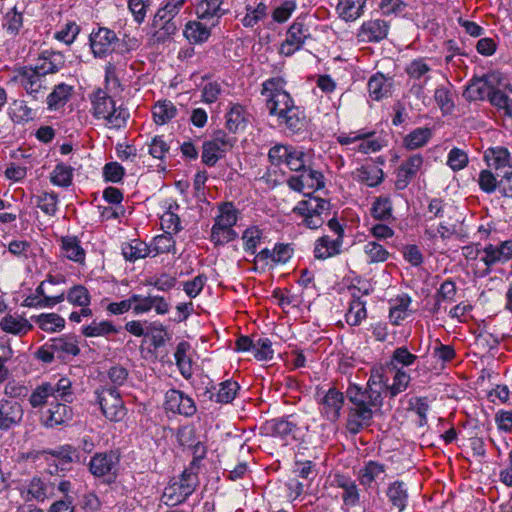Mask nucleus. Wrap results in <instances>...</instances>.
Wrapping results in <instances>:
<instances>
[{"instance_id": "1", "label": "nucleus", "mask_w": 512, "mask_h": 512, "mask_svg": "<svg viewBox=\"0 0 512 512\" xmlns=\"http://www.w3.org/2000/svg\"><path fill=\"white\" fill-rule=\"evenodd\" d=\"M388 378L385 377L383 367L374 368L371 371L367 387L352 384L347 388L346 396L351 403L348 411L346 427L352 434H357L371 425L374 409L382 405L381 389H387Z\"/></svg>"}, {"instance_id": "2", "label": "nucleus", "mask_w": 512, "mask_h": 512, "mask_svg": "<svg viewBox=\"0 0 512 512\" xmlns=\"http://www.w3.org/2000/svg\"><path fill=\"white\" fill-rule=\"evenodd\" d=\"M286 84L282 77L269 78L262 83L261 94L266 97V108L270 116L276 117L278 126L297 134L306 127V115L286 91Z\"/></svg>"}, {"instance_id": "3", "label": "nucleus", "mask_w": 512, "mask_h": 512, "mask_svg": "<svg viewBox=\"0 0 512 512\" xmlns=\"http://www.w3.org/2000/svg\"><path fill=\"white\" fill-rule=\"evenodd\" d=\"M91 113L98 120H104L108 128L120 129L129 119V111L122 105L116 106L115 101L102 89H97L90 96Z\"/></svg>"}, {"instance_id": "4", "label": "nucleus", "mask_w": 512, "mask_h": 512, "mask_svg": "<svg viewBox=\"0 0 512 512\" xmlns=\"http://www.w3.org/2000/svg\"><path fill=\"white\" fill-rule=\"evenodd\" d=\"M239 211L231 202H224L219 206V214L211 228L210 240L215 245H225L238 237L233 229L238 220Z\"/></svg>"}, {"instance_id": "5", "label": "nucleus", "mask_w": 512, "mask_h": 512, "mask_svg": "<svg viewBox=\"0 0 512 512\" xmlns=\"http://www.w3.org/2000/svg\"><path fill=\"white\" fill-rule=\"evenodd\" d=\"M198 477L190 470H184L178 480L165 487L162 498L168 506L183 503L197 488Z\"/></svg>"}, {"instance_id": "6", "label": "nucleus", "mask_w": 512, "mask_h": 512, "mask_svg": "<svg viewBox=\"0 0 512 512\" xmlns=\"http://www.w3.org/2000/svg\"><path fill=\"white\" fill-rule=\"evenodd\" d=\"M330 210V203L319 197H309L300 201L294 208L293 213L303 217V223L310 229H317L324 223L323 214L327 215Z\"/></svg>"}, {"instance_id": "7", "label": "nucleus", "mask_w": 512, "mask_h": 512, "mask_svg": "<svg viewBox=\"0 0 512 512\" xmlns=\"http://www.w3.org/2000/svg\"><path fill=\"white\" fill-rule=\"evenodd\" d=\"M235 143V138L228 136L224 131H217L211 140L205 141L202 146V162L212 167L224 157Z\"/></svg>"}, {"instance_id": "8", "label": "nucleus", "mask_w": 512, "mask_h": 512, "mask_svg": "<svg viewBox=\"0 0 512 512\" xmlns=\"http://www.w3.org/2000/svg\"><path fill=\"white\" fill-rule=\"evenodd\" d=\"M97 395L101 411L108 420L118 422L125 417L126 408L116 388L103 387Z\"/></svg>"}, {"instance_id": "9", "label": "nucleus", "mask_w": 512, "mask_h": 512, "mask_svg": "<svg viewBox=\"0 0 512 512\" xmlns=\"http://www.w3.org/2000/svg\"><path fill=\"white\" fill-rule=\"evenodd\" d=\"M374 135V131H367L362 129L349 133H340L337 136V141L341 145H349L359 142L354 150L363 154H368L371 152H377L381 149V144L377 139L373 138Z\"/></svg>"}, {"instance_id": "10", "label": "nucleus", "mask_w": 512, "mask_h": 512, "mask_svg": "<svg viewBox=\"0 0 512 512\" xmlns=\"http://www.w3.org/2000/svg\"><path fill=\"white\" fill-rule=\"evenodd\" d=\"M311 37L309 27L303 22L296 20L286 32V39L280 46L279 52L285 56H291L300 50L305 41Z\"/></svg>"}, {"instance_id": "11", "label": "nucleus", "mask_w": 512, "mask_h": 512, "mask_svg": "<svg viewBox=\"0 0 512 512\" xmlns=\"http://www.w3.org/2000/svg\"><path fill=\"white\" fill-rule=\"evenodd\" d=\"M119 457L115 452L96 453L88 464L89 471L95 477H107V482H110L116 475Z\"/></svg>"}, {"instance_id": "12", "label": "nucleus", "mask_w": 512, "mask_h": 512, "mask_svg": "<svg viewBox=\"0 0 512 512\" xmlns=\"http://www.w3.org/2000/svg\"><path fill=\"white\" fill-rule=\"evenodd\" d=\"M16 79L33 100H41L45 97L47 91L45 78L32 70V67L20 68Z\"/></svg>"}, {"instance_id": "13", "label": "nucleus", "mask_w": 512, "mask_h": 512, "mask_svg": "<svg viewBox=\"0 0 512 512\" xmlns=\"http://www.w3.org/2000/svg\"><path fill=\"white\" fill-rule=\"evenodd\" d=\"M512 258V240H506L498 245L488 244L483 248L481 262L485 268L483 275H488L491 268L498 263H506Z\"/></svg>"}, {"instance_id": "14", "label": "nucleus", "mask_w": 512, "mask_h": 512, "mask_svg": "<svg viewBox=\"0 0 512 512\" xmlns=\"http://www.w3.org/2000/svg\"><path fill=\"white\" fill-rule=\"evenodd\" d=\"M287 184L297 192L316 191L324 187V177L321 172L306 167L299 174L291 176Z\"/></svg>"}, {"instance_id": "15", "label": "nucleus", "mask_w": 512, "mask_h": 512, "mask_svg": "<svg viewBox=\"0 0 512 512\" xmlns=\"http://www.w3.org/2000/svg\"><path fill=\"white\" fill-rule=\"evenodd\" d=\"M117 35L108 28H99L90 35V47L95 57L104 58L115 50Z\"/></svg>"}, {"instance_id": "16", "label": "nucleus", "mask_w": 512, "mask_h": 512, "mask_svg": "<svg viewBox=\"0 0 512 512\" xmlns=\"http://www.w3.org/2000/svg\"><path fill=\"white\" fill-rule=\"evenodd\" d=\"M386 476L387 466L385 464L369 460L359 470L358 481L366 489L378 488L385 481Z\"/></svg>"}, {"instance_id": "17", "label": "nucleus", "mask_w": 512, "mask_h": 512, "mask_svg": "<svg viewBox=\"0 0 512 512\" xmlns=\"http://www.w3.org/2000/svg\"><path fill=\"white\" fill-rule=\"evenodd\" d=\"M165 409L184 416H192L196 406L192 398L180 390L170 389L165 394Z\"/></svg>"}, {"instance_id": "18", "label": "nucleus", "mask_w": 512, "mask_h": 512, "mask_svg": "<svg viewBox=\"0 0 512 512\" xmlns=\"http://www.w3.org/2000/svg\"><path fill=\"white\" fill-rule=\"evenodd\" d=\"M388 32V22L382 19H370L362 23L357 38L364 43L380 42L387 37Z\"/></svg>"}, {"instance_id": "19", "label": "nucleus", "mask_w": 512, "mask_h": 512, "mask_svg": "<svg viewBox=\"0 0 512 512\" xmlns=\"http://www.w3.org/2000/svg\"><path fill=\"white\" fill-rule=\"evenodd\" d=\"M423 165V158L419 154L412 155L401 163L396 170L395 187L404 190L417 175Z\"/></svg>"}, {"instance_id": "20", "label": "nucleus", "mask_w": 512, "mask_h": 512, "mask_svg": "<svg viewBox=\"0 0 512 512\" xmlns=\"http://www.w3.org/2000/svg\"><path fill=\"white\" fill-rule=\"evenodd\" d=\"M23 408L15 400H0V430H9L18 425L23 418Z\"/></svg>"}, {"instance_id": "21", "label": "nucleus", "mask_w": 512, "mask_h": 512, "mask_svg": "<svg viewBox=\"0 0 512 512\" xmlns=\"http://www.w3.org/2000/svg\"><path fill=\"white\" fill-rule=\"evenodd\" d=\"M344 404L343 393L336 388H330L321 400V413L332 422L340 417V411Z\"/></svg>"}, {"instance_id": "22", "label": "nucleus", "mask_w": 512, "mask_h": 512, "mask_svg": "<svg viewBox=\"0 0 512 512\" xmlns=\"http://www.w3.org/2000/svg\"><path fill=\"white\" fill-rule=\"evenodd\" d=\"M64 65L65 57L61 52L45 51L32 70L45 78L47 74L58 72Z\"/></svg>"}, {"instance_id": "23", "label": "nucleus", "mask_w": 512, "mask_h": 512, "mask_svg": "<svg viewBox=\"0 0 512 512\" xmlns=\"http://www.w3.org/2000/svg\"><path fill=\"white\" fill-rule=\"evenodd\" d=\"M72 417L73 411L71 407L64 403H52L50 408L43 415L42 421L46 427L52 428L71 421Z\"/></svg>"}, {"instance_id": "24", "label": "nucleus", "mask_w": 512, "mask_h": 512, "mask_svg": "<svg viewBox=\"0 0 512 512\" xmlns=\"http://www.w3.org/2000/svg\"><path fill=\"white\" fill-rule=\"evenodd\" d=\"M55 483L40 477H33L27 486V500H36L43 502L53 497L55 492Z\"/></svg>"}, {"instance_id": "25", "label": "nucleus", "mask_w": 512, "mask_h": 512, "mask_svg": "<svg viewBox=\"0 0 512 512\" xmlns=\"http://www.w3.org/2000/svg\"><path fill=\"white\" fill-rule=\"evenodd\" d=\"M490 103L503 111L505 116L512 118V85L505 83L495 87L490 96Z\"/></svg>"}, {"instance_id": "26", "label": "nucleus", "mask_w": 512, "mask_h": 512, "mask_svg": "<svg viewBox=\"0 0 512 512\" xmlns=\"http://www.w3.org/2000/svg\"><path fill=\"white\" fill-rule=\"evenodd\" d=\"M494 88L487 77L474 78L466 87L463 96L468 101H478L486 98L490 100Z\"/></svg>"}, {"instance_id": "27", "label": "nucleus", "mask_w": 512, "mask_h": 512, "mask_svg": "<svg viewBox=\"0 0 512 512\" xmlns=\"http://www.w3.org/2000/svg\"><path fill=\"white\" fill-rule=\"evenodd\" d=\"M343 240L341 237L334 239L328 235H324L316 240L314 245V256L316 259L325 260L341 253Z\"/></svg>"}, {"instance_id": "28", "label": "nucleus", "mask_w": 512, "mask_h": 512, "mask_svg": "<svg viewBox=\"0 0 512 512\" xmlns=\"http://www.w3.org/2000/svg\"><path fill=\"white\" fill-rule=\"evenodd\" d=\"M222 5L223 0H201L196 5V14L199 19L211 21L214 25L226 13Z\"/></svg>"}, {"instance_id": "29", "label": "nucleus", "mask_w": 512, "mask_h": 512, "mask_svg": "<svg viewBox=\"0 0 512 512\" xmlns=\"http://www.w3.org/2000/svg\"><path fill=\"white\" fill-rule=\"evenodd\" d=\"M484 159L487 165L495 170H501L505 168L512 170L510 152L505 147L497 146L488 148L485 151Z\"/></svg>"}, {"instance_id": "30", "label": "nucleus", "mask_w": 512, "mask_h": 512, "mask_svg": "<svg viewBox=\"0 0 512 512\" xmlns=\"http://www.w3.org/2000/svg\"><path fill=\"white\" fill-rule=\"evenodd\" d=\"M386 496L392 507L398 512H403L408 503V491L403 481L396 480L390 483L386 489Z\"/></svg>"}, {"instance_id": "31", "label": "nucleus", "mask_w": 512, "mask_h": 512, "mask_svg": "<svg viewBox=\"0 0 512 512\" xmlns=\"http://www.w3.org/2000/svg\"><path fill=\"white\" fill-rule=\"evenodd\" d=\"M366 0H338L336 11L346 22L355 21L364 13Z\"/></svg>"}, {"instance_id": "32", "label": "nucleus", "mask_w": 512, "mask_h": 512, "mask_svg": "<svg viewBox=\"0 0 512 512\" xmlns=\"http://www.w3.org/2000/svg\"><path fill=\"white\" fill-rule=\"evenodd\" d=\"M0 328L6 333L23 336L33 329V325L23 317L8 314L0 320Z\"/></svg>"}, {"instance_id": "33", "label": "nucleus", "mask_w": 512, "mask_h": 512, "mask_svg": "<svg viewBox=\"0 0 512 512\" xmlns=\"http://www.w3.org/2000/svg\"><path fill=\"white\" fill-rule=\"evenodd\" d=\"M367 86L373 100L379 101L390 94L391 82L381 73L371 76Z\"/></svg>"}, {"instance_id": "34", "label": "nucleus", "mask_w": 512, "mask_h": 512, "mask_svg": "<svg viewBox=\"0 0 512 512\" xmlns=\"http://www.w3.org/2000/svg\"><path fill=\"white\" fill-rule=\"evenodd\" d=\"M181 26V19H162V21H157L155 16L153 19V27L156 29L154 36L158 42H165L167 39L175 35Z\"/></svg>"}, {"instance_id": "35", "label": "nucleus", "mask_w": 512, "mask_h": 512, "mask_svg": "<svg viewBox=\"0 0 512 512\" xmlns=\"http://www.w3.org/2000/svg\"><path fill=\"white\" fill-rule=\"evenodd\" d=\"M61 249L69 260L82 263L85 259V251L80 245L76 236H65L61 238Z\"/></svg>"}, {"instance_id": "36", "label": "nucleus", "mask_w": 512, "mask_h": 512, "mask_svg": "<svg viewBox=\"0 0 512 512\" xmlns=\"http://www.w3.org/2000/svg\"><path fill=\"white\" fill-rule=\"evenodd\" d=\"M39 328L45 332L54 333L65 327V320L56 313H42L32 317Z\"/></svg>"}, {"instance_id": "37", "label": "nucleus", "mask_w": 512, "mask_h": 512, "mask_svg": "<svg viewBox=\"0 0 512 512\" xmlns=\"http://www.w3.org/2000/svg\"><path fill=\"white\" fill-rule=\"evenodd\" d=\"M151 248L143 241L134 239L122 245V254L128 261L134 262L150 255Z\"/></svg>"}, {"instance_id": "38", "label": "nucleus", "mask_w": 512, "mask_h": 512, "mask_svg": "<svg viewBox=\"0 0 512 512\" xmlns=\"http://www.w3.org/2000/svg\"><path fill=\"white\" fill-rule=\"evenodd\" d=\"M190 348L191 347L188 342L182 341L178 343L174 354L176 365L178 366L181 375L185 379H189L193 374L192 362L190 358L187 356V353L190 350Z\"/></svg>"}, {"instance_id": "39", "label": "nucleus", "mask_w": 512, "mask_h": 512, "mask_svg": "<svg viewBox=\"0 0 512 512\" xmlns=\"http://www.w3.org/2000/svg\"><path fill=\"white\" fill-rule=\"evenodd\" d=\"M354 175L357 181L370 187H375L383 181V170L375 165L362 166L355 171Z\"/></svg>"}, {"instance_id": "40", "label": "nucleus", "mask_w": 512, "mask_h": 512, "mask_svg": "<svg viewBox=\"0 0 512 512\" xmlns=\"http://www.w3.org/2000/svg\"><path fill=\"white\" fill-rule=\"evenodd\" d=\"M184 35L191 43H203L210 37L211 29L202 22L189 21L185 26Z\"/></svg>"}, {"instance_id": "41", "label": "nucleus", "mask_w": 512, "mask_h": 512, "mask_svg": "<svg viewBox=\"0 0 512 512\" xmlns=\"http://www.w3.org/2000/svg\"><path fill=\"white\" fill-rule=\"evenodd\" d=\"M152 113L155 123L164 125L177 115V108L171 101L163 100L155 103Z\"/></svg>"}, {"instance_id": "42", "label": "nucleus", "mask_w": 512, "mask_h": 512, "mask_svg": "<svg viewBox=\"0 0 512 512\" xmlns=\"http://www.w3.org/2000/svg\"><path fill=\"white\" fill-rule=\"evenodd\" d=\"M240 389L239 384L236 381L226 380L219 384V388L216 393L211 395V399L220 404L231 403Z\"/></svg>"}, {"instance_id": "43", "label": "nucleus", "mask_w": 512, "mask_h": 512, "mask_svg": "<svg viewBox=\"0 0 512 512\" xmlns=\"http://www.w3.org/2000/svg\"><path fill=\"white\" fill-rule=\"evenodd\" d=\"M246 123V112L243 106L240 104H234L226 114V128L236 133L240 129L245 127Z\"/></svg>"}, {"instance_id": "44", "label": "nucleus", "mask_w": 512, "mask_h": 512, "mask_svg": "<svg viewBox=\"0 0 512 512\" xmlns=\"http://www.w3.org/2000/svg\"><path fill=\"white\" fill-rule=\"evenodd\" d=\"M432 137L430 128H416L404 138V146L409 150H415L423 147Z\"/></svg>"}, {"instance_id": "45", "label": "nucleus", "mask_w": 512, "mask_h": 512, "mask_svg": "<svg viewBox=\"0 0 512 512\" xmlns=\"http://www.w3.org/2000/svg\"><path fill=\"white\" fill-rule=\"evenodd\" d=\"M72 87L61 83L55 86L54 90L47 96L49 109H58L66 104L71 96Z\"/></svg>"}, {"instance_id": "46", "label": "nucleus", "mask_w": 512, "mask_h": 512, "mask_svg": "<svg viewBox=\"0 0 512 512\" xmlns=\"http://www.w3.org/2000/svg\"><path fill=\"white\" fill-rule=\"evenodd\" d=\"M65 299L64 292H61L59 294H56V296L53 297H45L41 298L39 295L32 294L27 296L22 306L29 307V308H52L58 303L63 302Z\"/></svg>"}, {"instance_id": "47", "label": "nucleus", "mask_w": 512, "mask_h": 512, "mask_svg": "<svg viewBox=\"0 0 512 512\" xmlns=\"http://www.w3.org/2000/svg\"><path fill=\"white\" fill-rule=\"evenodd\" d=\"M52 349L55 350L56 353H59L60 356L64 355H73L76 356L79 354L80 349L77 345V341L70 336H63L58 338H53L50 340Z\"/></svg>"}, {"instance_id": "48", "label": "nucleus", "mask_w": 512, "mask_h": 512, "mask_svg": "<svg viewBox=\"0 0 512 512\" xmlns=\"http://www.w3.org/2000/svg\"><path fill=\"white\" fill-rule=\"evenodd\" d=\"M363 252L371 264L385 262L390 256L388 250L376 241H367L363 246Z\"/></svg>"}, {"instance_id": "49", "label": "nucleus", "mask_w": 512, "mask_h": 512, "mask_svg": "<svg viewBox=\"0 0 512 512\" xmlns=\"http://www.w3.org/2000/svg\"><path fill=\"white\" fill-rule=\"evenodd\" d=\"M295 428V423L284 418L273 419L265 424V430L267 433L281 438L291 434Z\"/></svg>"}, {"instance_id": "50", "label": "nucleus", "mask_w": 512, "mask_h": 512, "mask_svg": "<svg viewBox=\"0 0 512 512\" xmlns=\"http://www.w3.org/2000/svg\"><path fill=\"white\" fill-rule=\"evenodd\" d=\"M118 330L110 321H93L91 324L82 328V333L86 337H99L107 336L109 334L117 333Z\"/></svg>"}, {"instance_id": "51", "label": "nucleus", "mask_w": 512, "mask_h": 512, "mask_svg": "<svg viewBox=\"0 0 512 512\" xmlns=\"http://www.w3.org/2000/svg\"><path fill=\"white\" fill-rule=\"evenodd\" d=\"M392 210V201L389 197H378L372 205L371 215L377 220L387 221L392 218Z\"/></svg>"}, {"instance_id": "52", "label": "nucleus", "mask_w": 512, "mask_h": 512, "mask_svg": "<svg viewBox=\"0 0 512 512\" xmlns=\"http://www.w3.org/2000/svg\"><path fill=\"white\" fill-rule=\"evenodd\" d=\"M73 168L64 163L55 166L51 173L50 180L56 186L68 187L72 184Z\"/></svg>"}, {"instance_id": "53", "label": "nucleus", "mask_w": 512, "mask_h": 512, "mask_svg": "<svg viewBox=\"0 0 512 512\" xmlns=\"http://www.w3.org/2000/svg\"><path fill=\"white\" fill-rule=\"evenodd\" d=\"M186 0H169L166 4L159 8L155 14L157 21H162V19H181L179 17V13L183 8Z\"/></svg>"}, {"instance_id": "54", "label": "nucleus", "mask_w": 512, "mask_h": 512, "mask_svg": "<svg viewBox=\"0 0 512 512\" xmlns=\"http://www.w3.org/2000/svg\"><path fill=\"white\" fill-rule=\"evenodd\" d=\"M10 116L15 123L20 124L33 120L34 113L24 101L15 100L10 108Z\"/></svg>"}, {"instance_id": "55", "label": "nucleus", "mask_w": 512, "mask_h": 512, "mask_svg": "<svg viewBox=\"0 0 512 512\" xmlns=\"http://www.w3.org/2000/svg\"><path fill=\"white\" fill-rule=\"evenodd\" d=\"M390 370L395 371L393 376V383L391 385L388 384L387 391L391 397H395L407 389L410 382V376L406 371L402 369H396L395 366L390 368Z\"/></svg>"}, {"instance_id": "56", "label": "nucleus", "mask_w": 512, "mask_h": 512, "mask_svg": "<svg viewBox=\"0 0 512 512\" xmlns=\"http://www.w3.org/2000/svg\"><path fill=\"white\" fill-rule=\"evenodd\" d=\"M35 204L42 212L49 216H54L57 212L58 196L51 192H42L34 197Z\"/></svg>"}, {"instance_id": "57", "label": "nucleus", "mask_w": 512, "mask_h": 512, "mask_svg": "<svg viewBox=\"0 0 512 512\" xmlns=\"http://www.w3.org/2000/svg\"><path fill=\"white\" fill-rule=\"evenodd\" d=\"M367 316L365 302L360 299L351 301L348 312L345 315L346 322L351 326L359 325Z\"/></svg>"}, {"instance_id": "58", "label": "nucleus", "mask_w": 512, "mask_h": 512, "mask_svg": "<svg viewBox=\"0 0 512 512\" xmlns=\"http://www.w3.org/2000/svg\"><path fill=\"white\" fill-rule=\"evenodd\" d=\"M410 303L411 299L407 295L400 296L395 300V304L391 306L389 311V318L393 324L397 325L405 319Z\"/></svg>"}, {"instance_id": "59", "label": "nucleus", "mask_w": 512, "mask_h": 512, "mask_svg": "<svg viewBox=\"0 0 512 512\" xmlns=\"http://www.w3.org/2000/svg\"><path fill=\"white\" fill-rule=\"evenodd\" d=\"M72 383L68 378H61L57 381V383H50V387L52 389V397L55 399H60L65 402H72L73 400V392H72Z\"/></svg>"}, {"instance_id": "60", "label": "nucleus", "mask_w": 512, "mask_h": 512, "mask_svg": "<svg viewBox=\"0 0 512 512\" xmlns=\"http://www.w3.org/2000/svg\"><path fill=\"white\" fill-rule=\"evenodd\" d=\"M263 232L256 226L247 228L242 235L244 250L255 254L257 246L260 244Z\"/></svg>"}, {"instance_id": "61", "label": "nucleus", "mask_w": 512, "mask_h": 512, "mask_svg": "<svg viewBox=\"0 0 512 512\" xmlns=\"http://www.w3.org/2000/svg\"><path fill=\"white\" fill-rule=\"evenodd\" d=\"M52 389L49 382L37 386L29 397V403L33 408H39L47 403L49 397H52Z\"/></svg>"}, {"instance_id": "62", "label": "nucleus", "mask_w": 512, "mask_h": 512, "mask_svg": "<svg viewBox=\"0 0 512 512\" xmlns=\"http://www.w3.org/2000/svg\"><path fill=\"white\" fill-rule=\"evenodd\" d=\"M293 146L276 144L269 149L268 158L272 165L286 164Z\"/></svg>"}, {"instance_id": "63", "label": "nucleus", "mask_w": 512, "mask_h": 512, "mask_svg": "<svg viewBox=\"0 0 512 512\" xmlns=\"http://www.w3.org/2000/svg\"><path fill=\"white\" fill-rule=\"evenodd\" d=\"M67 300L73 305L86 307L90 304V294L86 287L77 285L69 290Z\"/></svg>"}, {"instance_id": "64", "label": "nucleus", "mask_w": 512, "mask_h": 512, "mask_svg": "<svg viewBox=\"0 0 512 512\" xmlns=\"http://www.w3.org/2000/svg\"><path fill=\"white\" fill-rule=\"evenodd\" d=\"M175 248V241L170 233L158 235L154 238L151 252L153 256L163 253H169Z\"/></svg>"}]
</instances>
